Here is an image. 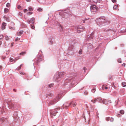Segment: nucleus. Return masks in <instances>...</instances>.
I'll return each instance as SVG.
<instances>
[{"mask_svg":"<svg viewBox=\"0 0 126 126\" xmlns=\"http://www.w3.org/2000/svg\"><path fill=\"white\" fill-rule=\"evenodd\" d=\"M113 120H114L113 118L111 117V118L110 121L111 122H113Z\"/></svg>","mask_w":126,"mask_h":126,"instance_id":"48","label":"nucleus"},{"mask_svg":"<svg viewBox=\"0 0 126 126\" xmlns=\"http://www.w3.org/2000/svg\"><path fill=\"white\" fill-rule=\"evenodd\" d=\"M79 53L80 54H82V50L81 49H80L79 52Z\"/></svg>","mask_w":126,"mask_h":126,"instance_id":"32","label":"nucleus"},{"mask_svg":"<svg viewBox=\"0 0 126 126\" xmlns=\"http://www.w3.org/2000/svg\"><path fill=\"white\" fill-rule=\"evenodd\" d=\"M31 28L32 29H34L35 28V27L34 25L33 24H31Z\"/></svg>","mask_w":126,"mask_h":126,"instance_id":"29","label":"nucleus"},{"mask_svg":"<svg viewBox=\"0 0 126 126\" xmlns=\"http://www.w3.org/2000/svg\"><path fill=\"white\" fill-rule=\"evenodd\" d=\"M110 118L109 117H107L106 118V120L107 121H109L110 120Z\"/></svg>","mask_w":126,"mask_h":126,"instance_id":"55","label":"nucleus"},{"mask_svg":"<svg viewBox=\"0 0 126 126\" xmlns=\"http://www.w3.org/2000/svg\"><path fill=\"white\" fill-rule=\"evenodd\" d=\"M9 9L6 8H5V9H4V13H7L8 12H9Z\"/></svg>","mask_w":126,"mask_h":126,"instance_id":"22","label":"nucleus"},{"mask_svg":"<svg viewBox=\"0 0 126 126\" xmlns=\"http://www.w3.org/2000/svg\"><path fill=\"white\" fill-rule=\"evenodd\" d=\"M29 11H32L33 10V8L31 7H29L28 8Z\"/></svg>","mask_w":126,"mask_h":126,"instance_id":"31","label":"nucleus"},{"mask_svg":"<svg viewBox=\"0 0 126 126\" xmlns=\"http://www.w3.org/2000/svg\"><path fill=\"white\" fill-rule=\"evenodd\" d=\"M108 102L110 103H112L111 101V100H109L108 101Z\"/></svg>","mask_w":126,"mask_h":126,"instance_id":"59","label":"nucleus"},{"mask_svg":"<svg viewBox=\"0 0 126 126\" xmlns=\"http://www.w3.org/2000/svg\"><path fill=\"white\" fill-rule=\"evenodd\" d=\"M90 10L92 13L96 12L97 10L96 6L94 5L91 6H90Z\"/></svg>","mask_w":126,"mask_h":126,"instance_id":"7","label":"nucleus"},{"mask_svg":"<svg viewBox=\"0 0 126 126\" xmlns=\"http://www.w3.org/2000/svg\"><path fill=\"white\" fill-rule=\"evenodd\" d=\"M4 37L2 35H0V39H2Z\"/></svg>","mask_w":126,"mask_h":126,"instance_id":"46","label":"nucleus"},{"mask_svg":"<svg viewBox=\"0 0 126 126\" xmlns=\"http://www.w3.org/2000/svg\"><path fill=\"white\" fill-rule=\"evenodd\" d=\"M6 25V23L4 22L2 23L1 26L2 29V30L4 29L5 28V26Z\"/></svg>","mask_w":126,"mask_h":126,"instance_id":"14","label":"nucleus"},{"mask_svg":"<svg viewBox=\"0 0 126 126\" xmlns=\"http://www.w3.org/2000/svg\"><path fill=\"white\" fill-rule=\"evenodd\" d=\"M112 1L113 3H115L116 2V0H112Z\"/></svg>","mask_w":126,"mask_h":126,"instance_id":"57","label":"nucleus"},{"mask_svg":"<svg viewBox=\"0 0 126 126\" xmlns=\"http://www.w3.org/2000/svg\"><path fill=\"white\" fill-rule=\"evenodd\" d=\"M60 108H57L55 109H54V110L55 111H56L57 110H60Z\"/></svg>","mask_w":126,"mask_h":126,"instance_id":"41","label":"nucleus"},{"mask_svg":"<svg viewBox=\"0 0 126 126\" xmlns=\"http://www.w3.org/2000/svg\"><path fill=\"white\" fill-rule=\"evenodd\" d=\"M17 8L18 9L20 10H21L22 9L21 6H20V5H18L17 7Z\"/></svg>","mask_w":126,"mask_h":126,"instance_id":"40","label":"nucleus"},{"mask_svg":"<svg viewBox=\"0 0 126 126\" xmlns=\"http://www.w3.org/2000/svg\"><path fill=\"white\" fill-rule=\"evenodd\" d=\"M20 73L22 75H24L25 74V73H24L23 72H20Z\"/></svg>","mask_w":126,"mask_h":126,"instance_id":"51","label":"nucleus"},{"mask_svg":"<svg viewBox=\"0 0 126 126\" xmlns=\"http://www.w3.org/2000/svg\"><path fill=\"white\" fill-rule=\"evenodd\" d=\"M54 40L52 38H50L49 39V44L50 45L53 44Z\"/></svg>","mask_w":126,"mask_h":126,"instance_id":"13","label":"nucleus"},{"mask_svg":"<svg viewBox=\"0 0 126 126\" xmlns=\"http://www.w3.org/2000/svg\"><path fill=\"white\" fill-rule=\"evenodd\" d=\"M0 121L2 122H4V118L3 117H2L0 118Z\"/></svg>","mask_w":126,"mask_h":126,"instance_id":"30","label":"nucleus"},{"mask_svg":"<svg viewBox=\"0 0 126 126\" xmlns=\"http://www.w3.org/2000/svg\"><path fill=\"white\" fill-rule=\"evenodd\" d=\"M5 39L6 40H7L9 39L8 37L7 36H6L5 37Z\"/></svg>","mask_w":126,"mask_h":126,"instance_id":"44","label":"nucleus"},{"mask_svg":"<svg viewBox=\"0 0 126 126\" xmlns=\"http://www.w3.org/2000/svg\"><path fill=\"white\" fill-rule=\"evenodd\" d=\"M23 11L24 12H25L26 11L27 12L28 11V10L26 9H24L23 10Z\"/></svg>","mask_w":126,"mask_h":126,"instance_id":"58","label":"nucleus"},{"mask_svg":"<svg viewBox=\"0 0 126 126\" xmlns=\"http://www.w3.org/2000/svg\"><path fill=\"white\" fill-rule=\"evenodd\" d=\"M97 101V100L96 98H94V100H91V101L94 103H95Z\"/></svg>","mask_w":126,"mask_h":126,"instance_id":"21","label":"nucleus"},{"mask_svg":"<svg viewBox=\"0 0 126 126\" xmlns=\"http://www.w3.org/2000/svg\"><path fill=\"white\" fill-rule=\"evenodd\" d=\"M120 116H121V115L120 114H118L117 116L118 117H120Z\"/></svg>","mask_w":126,"mask_h":126,"instance_id":"63","label":"nucleus"},{"mask_svg":"<svg viewBox=\"0 0 126 126\" xmlns=\"http://www.w3.org/2000/svg\"><path fill=\"white\" fill-rule=\"evenodd\" d=\"M62 95L61 94H59L53 100H51L50 101L48 100L47 101V102L48 103V106H50L55 104L57 102H58L61 97L62 96Z\"/></svg>","mask_w":126,"mask_h":126,"instance_id":"3","label":"nucleus"},{"mask_svg":"<svg viewBox=\"0 0 126 126\" xmlns=\"http://www.w3.org/2000/svg\"><path fill=\"white\" fill-rule=\"evenodd\" d=\"M64 72H60L55 74L54 77V79H55V81L58 82L61 79V78L64 77Z\"/></svg>","mask_w":126,"mask_h":126,"instance_id":"4","label":"nucleus"},{"mask_svg":"<svg viewBox=\"0 0 126 126\" xmlns=\"http://www.w3.org/2000/svg\"><path fill=\"white\" fill-rule=\"evenodd\" d=\"M118 6L117 5H114L113 7V9L115 10H116Z\"/></svg>","mask_w":126,"mask_h":126,"instance_id":"36","label":"nucleus"},{"mask_svg":"<svg viewBox=\"0 0 126 126\" xmlns=\"http://www.w3.org/2000/svg\"><path fill=\"white\" fill-rule=\"evenodd\" d=\"M88 2H93L94 1V0H87Z\"/></svg>","mask_w":126,"mask_h":126,"instance_id":"47","label":"nucleus"},{"mask_svg":"<svg viewBox=\"0 0 126 126\" xmlns=\"http://www.w3.org/2000/svg\"><path fill=\"white\" fill-rule=\"evenodd\" d=\"M52 112L53 113V114L54 116H55L56 115V113H55V112L53 111Z\"/></svg>","mask_w":126,"mask_h":126,"instance_id":"54","label":"nucleus"},{"mask_svg":"<svg viewBox=\"0 0 126 126\" xmlns=\"http://www.w3.org/2000/svg\"><path fill=\"white\" fill-rule=\"evenodd\" d=\"M14 23L13 22H12L9 24V29H11L15 30V28L14 27Z\"/></svg>","mask_w":126,"mask_h":126,"instance_id":"9","label":"nucleus"},{"mask_svg":"<svg viewBox=\"0 0 126 126\" xmlns=\"http://www.w3.org/2000/svg\"><path fill=\"white\" fill-rule=\"evenodd\" d=\"M122 84L123 87H125L126 85V83L125 82H123L122 83Z\"/></svg>","mask_w":126,"mask_h":126,"instance_id":"37","label":"nucleus"},{"mask_svg":"<svg viewBox=\"0 0 126 126\" xmlns=\"http://www.w3.org/2000/svg\"><path fill=\"white\" fill-rule=\"evenodd\" d=\"M35 21V18L34 17L32 18L30 20H27L28 23L29 24L31 23L33 24L34 23Z\"/></svg>","mask_w":126,"mask_h":126,"instance_id":"10","label":"nucleus"},{"mask_svg":"<svg viewBox=\"0 0 126 126\" xmlns=\"http://www.w3.org/2000/svg\"><path fill=\"white\" fill-rule=\"evenodd\" d=\"M83 31H84V30H80V29H78L77 30V32L78 33H79L80 32H82Z\"/></svg>","mask_w":126,"mask_h":126,"instance_id":"24","label":"nucleus"},{"mask_svg":"<svg viewBox=\"0 0 126 126\" xmlns=\"http://www.w3.org/2000/svg\"><path fill=\"white\" fill-rule=\"evenodd\" d=\"M20 40V38H19L17 37L15 39V41H17L19 40Z\"/></svg>","mask_w":126,"mask_h":126,"instance_id":"49","label":"nucleus"},{"mask_svg":"<svg viewBox=\"0 0 126 126\" xmlns=\"http://www.w3.org/2000/svg\"><path fill=\"white\" fill-rule=\"evenodd\" d=\"M32 12H29L27 14L28 15H30L32 14Z\"/></svg>","mask_w":126,"mask_h":126,"instance_id":"56","label":"nucleus"},{"mask_svg":"<svg viewBox=\"0 0 126 126\" xmlns=\"http://www.w3.org/2000/svg\"><path fill=\"white\" fill-rule=\"evenodd\" d=\"M26 52L25 51L22 52L20 53V55H23L26 54Z\"/></svg>","mask_w":126,"mask_h":126,"instance_id":"28","label":"nucleus"},{"mask_svg":"<svg viewBox=\"0 0 126 126\" xmlns=\"http://www.w3.org/2000/svg\"><path fill=\"white\" fill-rule=\"evenodd\" d=\"M77 105V104L76 103H75L73 105V107H75V106L76 105Z\"/></svg>","mask_w":126,"mask_h":126,"instance_id":"61","label":"nucleus"},{"mask_svg":"<svg viewBox=\"0 0 126 126\" xmlns=\"http://www.w3.org/2000/svg\"><path fill=\"white\" fill-rule=\"evenodd\" d=\"M68 11L66 10L62 13V15L63 18H66L71 15V13H69Z\"/></svg>","mask_w":126,"mask_h":126,"instance_id":"6","label":"nucleus"},{"mask_svg":"<svg viewBox=\"0 0 126 126\" xmlns=\"http://www.w3.org/2000/svg\"><path fill=\"white\" fill-rule=\"evenodd\" d=\"M120 113L122 114H124V111L123 110H121L120 111Z\"/></svg>","mask_w":126,"mask_h":126,"instance_id":"34","label":"nucleus"},{"mask_svg":"<svg viewBox=\"0 0 126 126\" xmlns=\"http://www.w3.org/2000/svg\"><path fill=\"white\" fill-rule=\"evenodd\" d=\"M23 32V31H20L19 32H18L17 33V35L18 36L22 34Z\"/></svg>","mask_w":126,"mask_h":126,"instance_id":"17","label":"nucleus"},{"mask_svg":"<svg viewBox=\"0 0 126 126\" xmlns=\"http://www.w3.org/2000/svg\"><path fill=\"white\" fill-rule=\"evenodd\" d=\"M102 89H108V87H107L106 86H105L103 85L102 86Z\"/></svg>","mask_w":126,"mask_h":126,"instance_id":"27","label":"nucleus"},{"mask_svg":"<svg viewBox=\"0 0 126 126\" xmlns=\"http://www.w3.org/2000/svg\"><path fill=\"white\" fill-rule=\"evenodd\" d=\"M78 82H79L78 81L77 76L71 77L66 79L64 81V85H66L68 84V83H69V85H75L76 83H78Z\"/></svg>","mask_w":126,"mask_h":126,"instance_id":"1","label":"nucleus"},{"mask_svg":"<svg viewBox=\"0 0 126 126\" xmlns=\"http://www.w3.org/2000/svg\"><path fill=\"white\" fill-rule=\"evenodd\" d=\"M72 104H73L72 102H71L68 105H67V104H66V105H65V108L66 109H67L68 108V107L69 106H70V105H72Z\"/></svg>","mask_w":126,"mask_h":126,"instance_id":"15","label":"nucleus"},{"mask_svg":"<svg viewBox=\"0 0 126 126\" xmlns=\"http://www.w3.org/2000/svg\"><path fill=\"white\" fill-rule=\"evenodd\" d=\"M54 85V84L53 83L51 84H49L48 85V86L49 88H51L52 86H53Z\"/></svg>","mask_w":126,"mask_h":126,"instance_id":"38","label":"nucleus"},{"mask_svg":"<svg viewBox=\"0 0 126 126\" xmlns=\"http://www.w3.org/2000/svg\"><path fill=\"white\" fill-rule=\"evenodd\" d=\"M37 10L39 12H41L42 11V9L41 8H39L37 9Z\"/></svg>","mask_w":126,"mask_h":126,"instance_id":"35","label":"nucleus"},{"mask_svg":"<svg viewBox=\"0 0 126 126\" xmlns=\"http://www.w3.org/2000/svg\"><path fill=\"white\" fill-rule=\"evenodd\" d=\"M14 59H13L10 58V61L11 62H12L13 61Z\"/></svg>","mask_w":126,"mask_h":126,"instance_id":"53","label":"nucleus"},{"mask_svg":"<svg viewBox=\"0 0 126 126\" xmlns=\"http://www.w3.org/2000/svg\"><path fill=\"white\" fill-rule=\"evenodd\" d=\"M52 95V94L51 93H49L48 94H47L46 95V97H47L48 96H51Z\"/></svg>","mask_w":126,"mask_h":126,"instance_id":"20","label":"nucleus"},{"mask_svg":"<svg viewBox=\"0 0 126 126\" xmlns=\"http://www.w3.org/2000/svg\"><path fill=\"white\" fill-rule=\"evenodd\" d=\"M22 64H21L18 67V68H16V69H17L18 70H19L20 69L21 67L22 66Z\"/></svg>","mask_w":126,"mask_h":126,"instance_id":"26","label":"nucleus"},{"mask_svg":"<svg viewBox=\"0 0 126 126\" xmlns=\"http://www.w3.org/2000/svg\"><path fill=\"white\" fill-rule=\"evenodd\" d=\"M97 99V101H99L101 103V102H102V101H103V100H102V98L101 97H98Z\"/></svg>","mask_w":126,"mask_h":126,"instance_id":"19","label":"nucleus"},{"mask_svg":"<svg viewBox=\"0 0 126 126\" xmlns=\"http://www.w3.org/2000/svg\"><path fill=\"white\" fill-rule=\"evenodd\" d=\"M42 60L41 58V57H37L36 61V63L37 64H38L39 63L40 61H42Z\"/></svg>","mask_w":126,"mask_h":126,"instance_id":"11","label":"nucleus"},{"mask_svg":"<svg viewBox=\"0 0 126 126\" xmlns=\"http://www.w3.org/2000/svg\"><path fill=\"white\" fill-rule=\"evenodd\" d=\"M6 20L8 22L10 21V19L8 17H7L6 18Z\"/></svg>","mask_w":126,"mask_h":126,"instance_id":"42","label":"nucleus"},{"mask_svg":"<svg viewBox=\"0 0 126 126\" xmlns=\"http://www.w3.org/2000/svg\"><path fill=\"white\" fill-rule=\"evenodd\" d=\"M17 112H15L14 114V117L15 118H17Z\"/></svg>","mask_w":126,"mask_h":126,"instance_id":"18","label":"nucleus"},{"mask_svg":"<svg viewBox=\"0 0 126 126\" xmlns=\"http://www.w3.org/2000/svg\"><path fill=\"white\" fill-rule=\"evenodd\" d=\"M88 92L87 91H85L84 92V94L85 95H87L88 94Z\"/></svg>","mask_w":126,"mask_h":126,"instance_id":"50","label":"nucleus"},{"mask_svg":"<svg viewBox=\"0 0 126 126\" xmlns=\"http://www.w3.org/2000/svg\"><path fill=\"white\" fill-rule=\"evenodd\" d=\"M59 26L60 31H62L63 30V28L62 26L60 24Z\"/></svg>","mask_w":126,"mask_h":126,"instance_id":"23","label":"nucleus"},{"mask_svg":"<svg viewBox=\"0 0 126 126\" xmlns=\"http://www.w3.org/2000/svg\"><path fill=\"white\" fill-rule=\"evenodd\" d=\"M118 62L119 63H121V58H119L118 59Z\"/></svg>","mask_w":126,"mask_h":126,"instance_id":"43","label":"nucleus"},{"mask_svg":"<svg viewBox=\"0 0 126 126\" xmlns=\"http://www.w3.org/2000/svg\"><path fill=\"white\" fill-rule=\"evenodd\" d=\"M121 32L122 33L126 32V29H124L123 30H121Z\"/></svg>","mask_w":126,"mask_h":126,"instance_id":"25","label":"nucleus"},{"mask_svg":"<svg viewBox=\"0 0 126 126\" xmlns=\"http://www.w3.org/2000/svg\"><path fill=\"white\" fill-rule=\"evenodd\" d=\"M95 90H96V89H95V88H93V89L92 90H91V91L93 93H94L95 92Z\"/></svg>","mask_w":126,"mask_h":126,"instance_id":"33","label":"nucleus"},{"mask_svg":"<svg viewBox=\"0 0 126 126\" xmlns=\"http://www.w3.org/2000/svg\"><path fill=\"white\" fill-rule=\"evenodd\" d=\"M94 33L93 32H92L91 34H90V36L88 37L89 38H91L93 39L94 37Z\"/></svg>","mask_w":126,"mask_h":126,"instance_id":"16","label":"nucleus"},{"mask_svg":"<svg viewBox=\"0 0 126 126\" xmlns=\"http://www.w3.org/2000/svg\"><path fill=\"white\" fill-rule=\"evenodd\" d=\"M7 17H6V16H5V15L4 16H3V18H4V19H6V18H7Z\"/></svg>","mask_w":126,"mask_h":126,"instance_id":"60","label":"nucleus"},{"mask_svg":"<svg viewBox=\"0 0 126 126\" xmlns=\"http://www.w3.org/2000/svg\"><path fill=\"white\" fill-rule=\"evenodd\" d=\"M10 5V3H7L6 5V6L7 7H9Z\"/></svg>","mask_w":126,"mask_h":126,"instance_id":"45","label":"nucleus"},{"mask_svg":"<svg viewBox=\"0 0 126 126\" xmlns=\"http://www.w3.org/2000/svg\"><path fill=\"white\" fill-rule=\"evenodd\" d=\"M101 103H103L105 105L109 104V103H108V101L106 99L103 100V101L101 102Z\"/></svg>","mask_w":126,"mask_h":126,"instance_id":"12","label":"nucleus"},{"mask_svg":"<svg viewBox=\"0 0 126 126\" xmlns=\"http://www.w3.org/2000/svg\"><path fill=\"white\" fill-rule=\"evenodd\" d=\"M76 43V41L74 40L71 43V45L69 47L68 50V52L67 54L68 55H71L73 54L74 51V49L73 48L74 47L73 45H74Z\"/></svg>","mask_w":126,"mask_h":126,"instance_id":"5","label":"nucleus"},{"mask_svg":"<svg viewBox=\"0 0 126 126\" xmlns=\"http://www.w3.org/2000/svg\"><path fill=\"white\" fill-rule=\"evenodd\" d=\"M83 70L84 71V72H85V70H86V69L85 68V67H84L83 68Z\"/></svg>","mask_w":126,"mask_h":126,"instance_id":"62","label":"nucleus"},{"mask_svg":"<svg viewBox=\"0 0 126 126\" xmlns=\"http://www.w3.org/2000/svg\"><path fill=\"white\" fill-rule=\"evenodd\" d=\"M8 107L9 108V109L12 110L15 109V105L13 104L11 102H10L9 103H7Z\"/></svg>","mask_w":126,"mask_h":126,"instance_id":"8","label":"nucleus"},{"mask_svg":"<svg viewBox=\"0 0 126 126\" xmlns=\"http://www.w3.org/2000/svg\"><path fill=\"white\" fill-rule=\"evenodd\" d=\"M61 109H64L63 107V106H62V107H61Z\"/></svg>","mask_w":126,"mask_h":126,"instance_id":"64","label":"nucleus"},{"mask_svg":"<svg viewBox=\"0 0 126 126\" xmlns=\"http://www.w3.org/2000/svg\"><path fill=\"white\" fill-rule=\"evenodd\" d=\"M77 29H79L80 30H84V28H83L82 27L81 28V27H79Z\"/></svg>","mask_w":126,"mask_h":126,"instance_id":"52","label":"nucleus"},{"mask_svg":"<svg viewBox=\"0 0 126 126\" xmlns=\"http://www.w3.org/2000/svg\"><path fill=\"white\" fill-rule=\"evenodd\" d=\"M40 3H43V0H37Z\"/></svg>","mask_w":126,"mask_h":126,"instance_id":"39","label":"nucleus"},{"mask_svg":"<svg viewBox=\"0 0 126 126\" xmlns=\"http://www.w3.org/2000/svg\"><path fill=\"white\" fill-rule=\"evenodd\" d=\"M96 21L97 24L100 26L107 25L108 23V22L104 19V16H102L99 18L96 19Z\"/></svg>","mask_w":126,"mask_h":126,"instance_id":"2","label":"nucleus"}]
</instances>
